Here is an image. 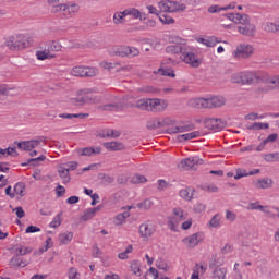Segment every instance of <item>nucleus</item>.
<instances>
[{"mask_svg": "<svg viewBox=\"0 0 279 279\" xmlns=\"http://www.w3.org/2000/svg\"><path fill=\"white\" fill-rule=\"evenodd\" d=\"M45 48L47 49L48 52L50 53H56L58 51H61L62 46L58 41H48L45 45Z\"/></svg>", "mask_w": 279, "mask_h": 279, "instance_id": "27", "label": "nucleus"}, {"mask_svg": "<svg viewBox=\"0 0 279 279\" xmlns=\"http://www.w3.org/2000/svg\"><path fill=\"white\" fill-rule=\"evenodd\" d=\"M128 58H136L141 53V50L136 47L126 46Z\"/></svg>", "mask_w": 279, "mask_h": 279, "instance_id": "48", "label": "nucleus"}, {"mask_svg": "<svg viewBox=\"0 0 279 279\" xmlns=\"http://www.w3.org/2000/svg\"><path fill=\"white\" fill-rule=\"evenodd\" d=\"M132 182H133V184H143V183L147 182V178H145V175H142V174H135L132 178Z\"/></svg>", "mask_w": 279, "mask_h": 279, "instance_id": "52", "label": "nucleus"}, {"mask_svg": "<svg viewBox=\"0 0 279 279\" xmlns=\"http://www.w3.org/2000/svg\"><path fill=\"white\" fill-rule=\"evenodd\" d=\"M178 221H180L178 219V217H169L168 218V228L172 231L175 232L177 228H178Z\"/></svg>", "mask_w": 279, "mask_h": 279, "instance_id": "46", "label": "nucleus"}, {"mask_svg": "<svg viewBox=\"0 0 279 279\" xmlns=\"http://www.w3.org/2000/svg\"><path fill=\"white\" fill-rule=\"evenodd\" d=\"M65 193H66V189H64V186L58 185L56 187V195H57V197H64Z\"/></svg>", "mask_w": 279, "mask_h": 279, "instance_id": "63", "label": "nucleus"}, {"mask_svg": "<svg viewBox=\"0 0 279 279\" xmlns=\"http://www.w3.org/2000/svg\"><path fill=\"white\" fill-rule=\"evenodd\" d=\"M227 19L229 21H233V23H239V25H248L250 22V15L247 14H241V13H228Z\"/></svg>", "mask_w": 279, "mask_h": 279, "instance_id": "12", "label": "nucleus"}, {"mask_svg": "<svg viewBox=\"0 0 279 279\" xmlns=\"http://www.w3.org/2000/svg\"><path fill=\"white\" fill-rule=\"evenodd\" d=\"M4 45L11 51H21V49H27L29 47V37L25 35H13L7 38Z\"/></svg>", "mask_w": 279, "mask_h": 279, "instance_id": "2", "label": "nucleus"}, {"mask_svg": "<svg viewBox=\"0 0 279 279\" xmlns=\"http://www.w3.org/2000/svg\"><path fill=\"white\" fill-rule=\"evenodd\" d=\"M218 43H221V39L219 37H207V47H215V45H218Z\"/></svg>", "mask_w": 279, "mask_h": 279, "instance_id": "56", "label": "nucleus"}, {"mask_svg": "<svg viewBox=\"0 0 279 279\" xmlns=\"http://www.w3.org/2000/svg\"><path fill=\"white\" fill-rule=\"evenodd\" d=\"M132 245H129L124 252L118 254V258H120V260H128V254H132Z\"/></svg>", "mask_w": 279, "mask_h": 279, "instance_id": "51", "label": "nucleus"}, {"mask_svg": "<svg viewBox=\"0 0 279 279\" xmlns=\"http://www.w3.org/2000/svg\"><path fill=\"white\" fill-rule=\"evenodd\" d=\"M58 173L64 184H69L71 182V174L66 166H60Z\"/></svg>", "mask_w": 279, "mask_h": 279, "instance_id": "23", "label": "nucleus"}, {"mask_svg": "<svg viewBox=\"0 0 279 279\" xmlns=\"http://www.w3.org/2000/svg\"><path fill=\"white\" fill-rule=\"evenodd\" d=\"M171 123L173 122L169 118H166V119L155 118L147 122L146 128L147 130H160V128H169Z\"/></svg>", "mask_w": 279, "mask_h": 279, "instance_id": "9", "label": "nucleus"}, {"mask_svg": "<svg viewBox=\"0 0 279 279\" xmlns=\"http://www.w3.org/2000/svg\"><path fill=\"white\" fill-rule=\"evenodd\" d=\"M78 156H95L101 154V147H85L77 150Z\"/></svg>", "mask_w": 279, "mask_h": 279, "instance_id": "20", "label": "nucleus"}, {"mask_svg": "<svg viewBox=\"0 0 279 279\" xmlns=\"http://www.w3.org/2000/svg\"><path fill=\"white\" fill-rule=\"evenodd\" d=\"M167 100H159V104L157 105L156 109L154 112H165L167 110Z\"/></svg>", "mask_w": 279, "mask_h": 279, "instance_id": "55", "label": "nucleus"}, {"mask_svg": "<svg viewBox=\"0 0 279 279\" xmlns=\"http://www.w3.org/2000/svg\"><path fill=\"white\" fill-rule=\"evenodd\" d=\"M187 104L190 108H208V98H192Z\"/></svg>", "mask_w": 279, "mask_h": 279, "instance_id": "18", "label": "nucleus"}, {"mask_svg": "<svg viewBox=\"0 0 279 279\" xmlns=\"http://www.w3.org/2000/svg\"><path fill=\"white\" fill-rule=\"evenodd\" d=\"M14 195H20V197H25V183L17 182L14 185Z\"/></svg>", "mask_w": 279, "mask_h": 279, "instance_id": "34", "label": "nucleus"}, {"mask_svg": "<svg viewBox=\"0 0 279 279\" xmlns=\"http://www.w3.org/2000/svg\"><path fill=\"white\" fill-rule=\"evenodd\" d=\"M241 178H247V171L245 169H236L234 180H241Z\"/></svg>", "mask_w": 279, "mask_h": 279, "instance_id": "59", "label": "nucleus"}, {"mask_svg": "<svg viewBox=\"0 0 279 279\" xmlns=\"http://www.w3.org/2000/svg\"><path fill=\"white\" fill-rule=\"evenodd\" d=\"M47 157H45V155H41L37 158H31L27 160V162H23L21 163L22 167H28V165H31L32 167H36V165H38V162H43Z\"/></svg>", "mask_w": 279, "mask_h": 279, "instance_id": "32", "label": "nucleus"}, {"mask_svg": "<svg viewBox=\"0 0 279 279\" xmlns=\"http://www.w3.org/2000/svg\"><path fill=\"white\" fill-rule=\"evenodd\" d=\"M135 108H140V110H147L149 112V99H140L135 104Z\"/></svg>", "mask_w": 279, "mask_h": 279, "instance_id": "36", "label": "nucleus"}, {"mask_svg": "<svg viewBox=\"0 0 279 279\" xmlns=\"http://www.w3.org/2000/svg\"><path fill=\"white\" fill-rule=\"evenodd\" d=\"M130 267H131V271H132L135 276H141V262H138V260H132Z\"/></svg>", "mask_w": 279, "mask_h": 279, "instance_id": "43", "label": "nucleus"}, {"mask_svg": "<svg viewBox=\"0 0 279 279\" xmlns=\"http://www.w3.org/2000/svg\"><path fill=\"white\" fill-rule=\"evenodd\" d=\"M226 274H228L226 268H217L214 270L213 276L217 279H226Z\"/></svg>", "mask_w": 279, "mask_h": 279, "instance_id": "44", "label": "nucleus"}, {"mask_svg": "<svg viewBox=\"0 0 279 279\" xmlns=\"http://www.w3.org/2000/svg\"><path fill=\"white\" fill-rule=\"evenodd\" d=\"M104 147L109 151H121V149L125 148V146L121 142H106L104 144Z\"/></svg>", "mask_w": 279, "mask_h": 279, "instance_id": "22", "label": "nucleus"}, {"mask_svg": "<svg viewBox=\"0 0 279 279\" xmlns=\"http://www.w3.org/2000/svg\"><path fill=\"white\" fill-rule=\"evenodd\" d=\"M155 73H161V75H163V77H175V72H173V70H171V69H162V68H160Z\"/></svg>", "mask_w": 279, "mask_h": 279, "instance_id": "47", "label": "nucleus"}, {"mask_svg": "<svg viewBox=\"0 0 279 279\" xmlns=\"http://www.w3.org/2000/svg\"><path fill=\"white\" fill-rule=\"evenodd\" d=\"M100 110H105V111H112V110H117L119 108V104L117 102H109L106 105H101Z\"/></svg>", "mask_w": 279, "mask_h": 279, "instance_id": "49", "label": "nucleus"}, {"mask_svg": "<svg viewBox=\"0 0 279 279\" xmlns=\"http://www.w3.org/2000/svg\"><path fill=\"white\" fill-rule=\"evenodd\" d=\"M263 29L264 32L276 34V32H279V25L274 22H266L263 24Z\"/></svg>", "mask_w": 279, "mask_h": 279, "instance_id": "30", "label": "nucleus"}, {"mask_svg": "<svg viewBox=\"0 0 279 279\" xmlns=\"http://www.w3.org/2000/svg\"><path fill=\"white\" fill-rule=\"evenodd\" d=\"M267 84H274L275 88H279V76H274L267 80Z\"/></svg>", "mask_w": 279, "mask_h": 279, "instance_id": "64", "label": "nucleus"}, {"mask_svg": "<svg viewBox=\"0 0 279 279\" xmlns=\"http://www.w3.org/2000/svg\"><path fill=\"white\" fill-rule=\"evenodd\" d=\"M36 58H37V60H53V58H56V53H50L44 47V50L36 51Z\"/></svg>", "mask_w": 279, "mask_h": 279, "instance_id": "24", "label": "nucleus"}, {"mask_svg": "<svg viewBox=\"0 0 279 279\" xmlns=\"http://www.w3.org/2000/svg\"><path fill=\"white\" fill-rule=\"evenodd\" d=\"M253 54L254 46L250 44H240L233 52L234 58H238L239 60H247V58H252Z\"/></svg>", "mask_w": 279, "mask_h": 279, "instance_id": "6", "label": "nucleus"}, {"mask_svg": "<svg viewBox=\"0 0 279 279\" xmlns=\"http://www.w3.org/2000/svg\"><path fill=\"white\" fill-rule=\"evenodd\" d=\"M74 77H95L97 76L98 70L97 68H89V66H75L71 71Z\"/></svg>", "mask_w": 279, "mask_h": 279, "instance_id": "7", "label": "nucleus"}, {"mask_svg": "<svg viewBox=\"0 0 279 279\" xmlns=\"http://www.w3.org/2000/svg\"><path fill=\"white\" fill-rule=\"evenodd\" d=\"M238 32L242 34V36H256V26L252 23L242 24L238 26Z\"/></svg>", "mask_w": 279, "mask_h": 279, "instance_id": "13", "label": "nucleus"}, {"mask_svg": "<svg viewBox=\"0 0 279 279\" xmlns=\"http://www.w3.org/2000/svg\"><path fill=\"white\" fill-rule=\"evenodd\" d=\"M276 141H278V134L272 133V134L268 135L266 140H264V143H266V145H267L269 143H276Z\"/></svg>", "mask_w": 279, "mask_h": 279, "instance_id": "62", "label": "nucleus"}, {"mask_svg": "<svg viewBox=\"0 0 279 279\" xmlns=\"http://www.w3.org/2000/svg\"><path fill=\"white\" fill-rule=\"evenodd\" d=\"M171 122L167 128L168 134H180L195 130V124H186L184 122H177L175 120H171Z\"/></svg>", "mask_w": 279, "mask_h": 279, "instance_id": "4", "label": "nucleus"}, {"mask_svg": "<svg viewBox=\"0 0 279 279\" xmlns=\"http://www.w3.org/2000/svg\"><path fill=\"white\" fill-rule=\"evenodd\" d=\"M159 21L163 24V25H173V23H175V20H173V17L167 15V14H160L159 15Z\"/></svg>", "mask_w": 279, "mask_h": 279, "instance_id": "45", "label": "nucleus"}, {"mask_svg": "<svg viewBox=\"0 0 279 279\" xmlns=\"http://www.w3.org/2000/svg\"><path fill=\"white\" fill-rule=\"evenodd\" d=\"M202 133L199 131H194L187 134L180 135L179 138H183V141H192V138H199Z\"/></svg>", "mask_w": 279, "mask_h": 279, "instance_id": "38", "label": "nucleus"}, {"mask_svg": "<svg viewBox=\"0 0 279 279\" xmlns=\"http://www.w3.org/2000/svg\"><path fill=\"white\" fill-rule=\"evenodd\" d=\"M61 225H62V220L60 219V214H58L50 222V228H59V226Z\"/></svg>", "mask_w": 279, "mask_h": 279, "instance_id": "57", "label": "nucleus"}, {"mask_svg": "<svg viewBox=\"0 0 279 279\" xmlns=\"http://www.w3.org/2000/svg\"><path fill=\"white\" fill-rule=\"evenodd\" d=\"M184 51V47L180 45H170L166 47V53H182Z\"/></svg>", "mask_w": 279, "mask_h": 279, "instance_id": "35", "label": "nucleus"}, {"mask_svg": "<svg viewBox=\"0 0 279 279\" xmlns=\"http://www.w3.org/2000/svg\"><path fill=\"white\" fill-rule=\"evenodd\" d=\"M247 130H269V123L255 122Z\"/></svg>", "mask_w": 279, "mask_h": 279, "instance_id": "40", "label": "nucleus"}, {"mask_svg": "<svg viewBox=\"0 0 279 279\" xmlns=\"http://www.w3.org/2000/svg\"><path fill=\"white\" fill-rule=\"evenodd\" d=\"M62 167H65L68 171H75L77 169V162L76 161H69L68 163H64Z\"/></svg>", "mask_w": 279, "mask_h": 279, "instance_id": "60", "label": "nucleus"}, {"mask_svg": "<svg viewBox=\"0 0 279 279\" xmlns=\"http://www.w3.org/2000/svg\"><path fill=\"white\" fill-rule=\"evenodd\" d=\"M204 241V233L198 232L194 233L192 235H189L186 238L182 239V243L186 245L190 250H193V247H196V245H199Z\"/></svg>", "mask_w": 279, "mask_h": 279, "instance_id": "8", "label": "nucleus"}, {"mask_svg": "<svg viewBox=\"0 0 279 279\" xmlns=\"http://www.w3.org/2000/svg\"><path fill=\"white\" fill-rule=\"evenodd\" d=\"M154 232H156V229L149 222L142 223L140 226V234L142 239H149V236L154 235Z\"/></svg>", "mask_w": 279, "mask_h": 279, "instance_id": "16", "label": "nucleus"}, {"mask_svg": "<svg viewBox=\"0 0 279 279\" xmlns=\"http://www.w3.org/2000/svg\"><path fill=\"white\" fill-rule=\"evenodd\" d=\"M151 206H154V202L149 198L137 204V208H140V210H149V208H151Z\"/></svg>", "mask_w": 279, "mask_h": 279, "instance_id": "41", "label": "nucleus"}, {"mask_svg": "<svg viewBox=\"0 0 279 279\" xmlns=\"http://www.w3.org/2000/svg\"><path fill=\"white\" fill-rule=\"evenodd\" d=\"M159 10H161V12L169 13L184 12V10H186V4L172 0H161L159 2Z\"/></svg>", "mask_w": 279, "mask_h": 279, "instance_id": "3", "label": "nucleus"}, {"mask_svg": "<svg viewBox=\"0 0 279 279\" xmlns=\"http://www.w3.org/2000/svg\"><path fill=\"white\" fill-rule=\"evenodd\" d=\"M207 108H221V106H226V98L222 96H214L207 98Z\"/></svg>", "mask_w": 279, "mask_h": 279, "instance_id": "17", "label": "nucleus"}, {"mask_svg": "<svg viewBox=\"0 0 279 279\" xmlns=\"http://www.w3.org/2000/svg\"><path fill=\"white\" fill-rule=\"evenodd\" d=\"M206 125L209 130H223L226 128V121L217 118H209L206 120Z\"/></svg>", "mask_w": 279, "mask_h": 279, "instance_id": "14", "label": "nucleus"}, {"mask_svg": "<svg viewBox=\"0 0 279 279\" xmlns=\"http://www.w3.org/2000/svg\"><path fill=\"white\" fill-rule=\"evenodd\" d=\"M124 12H125L126 16H132L134 19H141V21H143L141 11H138L137 9H125Z\"/></svg>", "mask_w": 279, "mask_h": 279, "instance_id": "39", "label": "nucleus"}, {"mask_svg": "<svg viewBox=\"0 0 279 279\" xmlns=\"http://www.w3.org/2000/svg\"><path fill=\"white\" fill-rule=\"evenodd\" d=\"M110 54L118 58H128V46H116L110 50Z\"/></svg>", "mask_w": 279, "mask_h": 279, "instance_id": "21", "label": "nucleus"}, {"mask_svg": "<svg viewBox=\"0 0 279 279\" xmlns=\"http://www.w3.org/2000/svg\"><path fill=\"white\" fill-rule=\"evenodd\" d=\"M99 98L95 95H88V89H84L76 98L72 99L74 106H86V104H97Z\"/></svg>", "mask_w": 279, "mask_h": 279, "instance_id": "5", "label": "nucleus"}, {"mask_svg": "<svg viewBox=\"0 0 279 279\" xmlns=\"http://www.w3.org/2000/svg\"><path fill=\"white\" fill-rule=\"evenodd\" d=\"M60 12L64 19H71V10L69 9V4H61Z\"/></svg>", "mask_w": 279, "mask_h": 279, "instance_id": "53", "label": "nucleus"}, {"mask_svg": "<svg viewBox=\"0 0 279 279\" xmlns=\"http://www.w3.org/2000/svg\"><path fill=\"white\" fill-rule=\"evenodd\" d=\"M263 78L260 77V74L258 72H241L238 74H233L231 77L232 84H242L252 86V84H258V82H262Z\"/></svg>", "mask_w": 279, "mask_h": 279, "instance_id": "1", "label": "nucleus"}, {"mask_svg": "<svg viewBox=\"0 0 279 279\" xmlns=\"http://www.w3.org/2000/svg\"><path fill=\"white\" fill-rule=\"evenodd\" d=\"M14 254L16 256H25V254H32V247L19 245L17 247L14 248Z\"/></svg>", "mask_w": 279, "mask_h": 279, "instance_id": "33", "label": "nucleus"}, {"mask_svg": "<svg viewBox=\"0 0 279 279\" xmlns=\"http://www.w3.org/2000/svg\"><path fill=\"white\" fill-rule=\"evenodd\" d=\"M196 166L204 165V160L198 157H190L181 161L183 169H194Z\"/></svg>", "mask_w": 279, "mask_h": 279, "instance_id": "15", "label": "nucleus"}, {"mask_svg": "<svg viewBox=\"0 0 279 279\" xmlns=\"http://www.w3.org/2000/svg\"><path fill=\"white\" fill-rule=\"evenodd\" d=\"M9 265L14 269H19V268L27 267V262L23 259L21 256L14 255L10 259Z\"/></svg>", "mask_w": 279, "mask_h": 279, "instance_id": "19", "label": "nucleus"}, {"mask_svg": "<svg viewBox=\"0 0 279 279\" xmlns=\"http://www.w3.org/2000/svg\"><path fill=\"white\" fill-rule=\"evenodd\" d=\"M209 226H211V228H219L220 222H219V215L216 214L210 220H209Z\"/></svg>", "mask_w": 279, "mask_h": 279, "instance_id": "58", "label": "nucleus"}, {"mask_svg": "<svg viewBox=\"0 0 279 279\" xmlns=\"http://www.w3.org/2000/svg\"><path fill=\"white\" fill-rule=\"evenodd\" d=\"M77 276H80V272H77V269H75V268L69 269V272H68L69 279H80Z\"/></svg>", "mask_w": 279, "mask_h": 279, "instance_id": "61", "label": "nucleus"}, {"mask_svg": "<svg viewBox=\"0 0 279 279\" xmlns=\"http://www.w3.org/2000/svg\"><path fill=\"white\" fill-rule=\"evenodd\" d=\"M181 60H183L185 64H190V66H193V69H197L199 68V64H202L199 59H197L193 52H187L184 48L181 52Z\"/></svg>", "mask_w": 279, "mask_h": 279, "instance_id": "10", "label": "nucleus"}, {"mask_svg": "<svg viewBox=\"0 0 279 279\" xmlns=\"http://www.w3.org/2000/svg\"><path fill=\"white\" fill-rule=\"evenodd\" d=\"M193 193H195V190L191 187H186V189H182L179 192V195L180 197H182V199H185L186 202H191V199H193Z\"/></svg>", "mask_w": 279, "mask_h": 279, "instance_id": "28", "label": "nucleus"}, {"mask_svg": "<svg viewBox=\"0 0 279 279\" xmlns=\"http://www.w3.org/2000/svg\"><path fill=\"white\" fill-rule=\"evenodd\" d=\"M271 184H274V180L270 178L259 179L255 182L256 189H270Z\"/></svg>", "mask_w": 279, "mask_h": 279, "instance_id": "26", "label": "nucleus"}, {"mask_svg": "<svg viewBox=\"0 0 279 279\" xmlns=\"http://www.w3.org/2000/svg\"><path fill=\"white\" fill-rule=\"evenodd\" d=\"M248 210H260V213H265L266 215H271V209L269 206H263L258 203H250Z\"/></svg>", "mask_w": 279, "mask_h": 279, "instance_id": "25", "label": "nucleus"}, {"mask_svg": "<svg viewBox=\"0 0 279 279\" xmlns=\"http://www.w3.org/2000/svg\"><path fill=\"white\" fill-rule=\"evenodd\" d=\"M59 241L62 245H69V243L73 241V232L66 231L64 233L59 234Z\"/></svg>", "mask_w": 279, "mask_h": 279, "instance_id": "29", "label": "nucleus"}, {"mask_svg": "<svg viewBox=\"0 0 279 279\" xmlns=\"http://www.w3.org/2000/svg\"><path fill=\"white\" fill-rule=\"evenodd\" d=\"M15 143L17 145V149H23L24 151H32V149H36V147H38L40 143H43V138Z\"/></svg>", "mask_w": 279, "mask_h": 279, "instance_id": "11", "label": "nucleus"}, {"mask_svg": "<svg viewBox=\"0 0 279 279\" xmlns=\"http://www.w3.org/2000/svg\"><path fill=\"white\" fill-rule=\"evenodd\" d=\"M125 16H128L126 13H125V11L116 12L114 15H113V23H114L116 25H119V24L123 23Z\"/></svg>", "mask_w": 279, "mask_h": 279, "instance_id": "37", "label": "nucleus"}, {"mask_svg": "<svg viewBox=\"0 0 279 279\" xmlns=\"http://www.w3.org/2000/svg\"><path fill=\"white\" fill-rule=\"evenodd\" d=\"M161 99L158 98H151L149 99V112H155L156 108H158V104Z\"/></svg>", "mask_w": 279, "mask_h": 279, "instance_id": "54", "label": "nucleus"}, {"mask_svg": "<svg viewBox=\"0 0 279 279\" xmlns=\"http://www.w3.org/2000/svg\"><path fill=\"white\" fill-rule=\"evenodd\" d=\"M173 215L179 221H184V219H186V217H184V210L180 207L173 209Z\"/></svg>", "mask_w": 279, "mask_h": 279, "instance_id": "50", "label": "nucleus"}, {"mask_svg": "<svg viewBox=\"0 0 279 279\" xmlns=\"http://www.w3.org/2000/svg\"><path fill=\"white\" fill-rule=\"evenodd\" d=\"M99 210V207L88 208L84 211L82 216L83 221H89V219H93L95 217V214Z\"/></svg>", "mask_w": 279, "mask_h": 279, "instance_id": "31", "label": "nucleus"}, {"mask_svg": "<svg viewBox=\"0 0 279 279\" xmlns=\"http://www.w3.org/2000/svg\"><path fill=\"white\" fill-rule=\"evenodd\" d=\"M266 162H279V153H270L264 156Z\"/></svg>", "mask_w": 279, "mask_h": 279, "instance_id": "42", "label": "nucleus"}]
</instances>
